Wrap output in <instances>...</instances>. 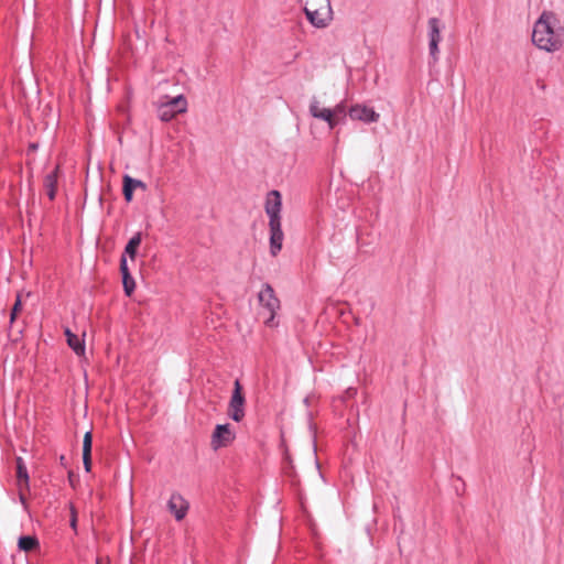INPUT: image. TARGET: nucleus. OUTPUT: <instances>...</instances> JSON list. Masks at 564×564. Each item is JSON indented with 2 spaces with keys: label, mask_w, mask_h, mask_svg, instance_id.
<instances>
[{
  "label": "nucleus",
  "mask_w": 564,
  "mask_h": 564,
  "mask_svg": "<svg viewBox=\"0 0 564 564\" xmlns=\"http://www.w3.org/2000/svg\"><path fill=\"white\" fill-rule=\"evenodd\" d=\"M533 44L545 52L560 51L564 45V26L553 11H543L534 22Z\"/></svg>",
  "instance_id": "nucleus-1"
},
{
  "label": "nucleus",
  "mask_w": 564,
  "mask_h": 564,
  "mask_svg": "<svg viewBox=\"0 0 564 564\" xmlns=\"http://www.w3.org/2000/svg\"><path fill=\"white\" fill-rule=\"evenodd\" d=\"M308 22L315 28H325L333 19L329 0H306L304 7Z\"/></svg>",
  "instance_id": "nucleus-2"
},
{
  "label": "nucleus",
  "mask_w": 564,
  "mask_h": 564,
  "mask_svg": "<svg viewBox=\"0 0 564 564\" xmlns=\"http://www.w3.org/2000/svg\"><path fill=\"white\" fill-rule=\"evenodd\" d=\"M164 99L166 100L160 101L156 108V113L161 121L169 122L174 119L177 113L186 112L187 100L184 95L172 98L165 96Z\"/></svg>",
  "instance_id": "nucleus-3"
},
{
  "label": "nucleus",
  "mask_w": 564,
  "mask_h": 564,
  "mask_svg": "<svg viewBox=\"0 0 564 564\" xmlns=\"http://www.w3.org/2000/svg\"><path fill=\"white\" fill-rule=\"evenodd\" d=\"M245 403L246 398L243 394V388L240 381L237 379L234 383L232 394L228 405V416L235 422H241L245 417Z\"/></svg>",
  "instance_id": "nucleus-4"
},
{
  "label": "nucleus",
  "mask_w": 564,
  "mask_h": 564,
  "mask_svg": "<svg viewBox=\"0 0 564 564\" xmlns=\"http://www.w3.org/2000/svg\"><path fill=\"white\" fill-rule=\"evenodd\" d=\"M260 304L267 308L270 313V317L265 321V324L272 326L275 312L280 308V301L275 296L274 290L269 283L262 285L261 291L258 294Z\"/></svg>",
  "instance_id": "nucleus-5"
},
{
  "label": "nucleus",
  "mask_w": 564,
  "mask_h": 564,
  "mask_svg": "<svg viewBox=\"0 0 564 564\" xmlns=\"http://www.w3.org/2000/svg\"><path fill=\"white\" fill-rule=\"evenodd\" d=\"M235 440V434L230 430V424H217L210 441L213 449L217 451L220 447H226Z\"/></svg>",
  "instance_id": "nucleus-6"
},
{
  "label": "nucleus",
  "mask_w": 564,
  "mask_h": 564,
  "mask_svg": "<svg viewBox=\"0 0 564 564\" xmlns=\"http://www.w3.org/2000/svg\"><path fill=\"white\" fill-rule=\"evenodd\" d=\"M348 116L351 120H359L365 123L377 122L380 118V115L373 108L365 105L351 106L348 110Z\"/></svg>",
  "instance_id": "nucleus-7"
},
{
  "label": "nucleus",
  "mask_w": 564,
  "mask_h": 564,
  "mask_svg": "<svg viewBox=\"0 0 564 564\" xmlns=\"http://www.w3.org/2000/svg\"><path fill=\"white\" fill-rule=\"evenodd\" d=\"M188 507V502L177 492L172 494L167 501V509L175 517L176 521L185 518Z\"/></svg>",
  "instance_id": "nucleus-8"
},
{
  "label": "nucleus",
  "mask_w": 564,
  "mask_h": 564,
  "mask_svg": "<svg viewBox=\"0 0 564 564\" xmlns=\"http://www.w3.org/2000/svg\"><path fill=\"white\" fill-rule=\"evenodd\" d=\"M264 209H265L268 217L269 216H281L282 196L279 191L272 189L268 193Z\"/></svg>",
  "instance_id": "nucleus-9"
},
{
  "label": "nucleus",
  "mask_w": 564,
  "mask_h": 564,
  "mask_svg": "<svg viewBox=\"0 0 564 564\" xmlns=\"http://www.w3.org/2000/svg\"><path fill=\"white\" fill-rule=\"evenodd\" d=\"M120 273L124 294L127 296H131L135 289V281L129 271L128 261L124 254H121L120 257Z\"/></svg>",
  "instance_id": "nucleus-10"
},
{
  "label": "nucleus",
  "mask_w": 564,
  "mask_h": 564,
  "mask_svg": "<svg viewBox=\"0 0 564 564\" xmlns=\"http://www.w3.org/2000/svg\"><path fill=\"white\" fill-rule=\"evenodd\" d=\"M137 188L145 189L147 185L137 178H133L129 175L123 176V186H122V194L126 199V202L130 203L133 199V192Z\"/></svg>",
  "instance_id": "nucleus-11"
},
{
  "label": "nucleus",
  "mask_w": 564,
  "mask_h": 564,
  "mask_svg": "<svg viewBox=\"0 0 564 564\" xmlns=\"http://www.w3.org/2000/svg\"><path fill=\"white\" fill-rule=\"evenodd\" d=\"M58 173H59V166L57 165V166H55V169L53 171L47 173L44 177L43 185H44L46 195L51 200H54L55 196H56Z\"/></svg>",
  "instance_id": "nucleus-12"
},
{
  "label": "nucleus",
  "mask_w": 564,
  "mask_h": 564,
  "mask_svg": "<svg viewBox=\"0 0 564 564\" xmlns=\"http://www.w3.org/2000/svg\"><path fill=\"white\" fill-rule=\"evenodd\" d=\"M91 449H93V433L90 431L86 432L83 440V464L84 469L87 473L91 470Z\"/></svg>",
  "instance_id": "nucleus-13"
},
{
  "label": "nucleus",
  "mask_w": 564,
  "mask_h": 564,
  "mask_svg": "<svg viewBox=\"0 0 564 564\" xmlns=\"http://www.w3.org/2000/svg\"><path fill=\"white\" fill-rule=\"evenodd\" d=\"M15 463H17L18 485H19L20 491H21L23 487L29 488L30 477H29V473H28V468L24 463V459L22 457H17Z\"/></svg>",
  "instance_id": "nucleus-14"
},
{
  "label": "nucleus",
  "mask_w": 564,
  "mask_h": 564,
  "mask_svg": "<svg viewBox=\"0 0 564 564\" xmlns=\"http://www.w3.org/2000/svg\"><path fill=\"white\" fill-rule=\"evenodd\" d=\"M65 336H66L68 346L77 355L85 352V341L83 339H80L77 335L73 334L69 328L65 329Z\"/></svg>",
  "instance_id": "nucleus-15"
},
{
  "label": "nucleus",
  "mask_w": 564,
  "mask_h": 564,
  "mask_svg": "<svg viewBox=\"0 0 564 564\" xmlns=\"http://www.w3.org/2000/svg\"><path fill=\"white\" fill-rule=\"evenodd\" d=\"M141 241H142L141 232H137L129 239L128 243L124 247V251L122 254H124L126 258L129 257L131 260H133L137 256V251H138V248H139Z\"/></svg>",
  "instance_id": "nucleus-16"
},
{
  "label": "nucleus",
  "mask_w": 564,
  "mask_h": 564,
  "mask_svg": "<svg viewBox=\"0 0 564 564\" xmlns=\"http://www.w3.org/2000/svg\"><path fill=\"white\" fill-rule=\"evenodd\" d=\"M18 546L24 552H31L39 546V541L32 535H22L19 538Z\"/></svg>",
  "instance_id": "nucleus-17"
},
{
  "label": "nucleus",
  "mask_w": 564,
  "mask_h": 564,
  "mask_svg": "<svg viewBox=\"0 0 564 564\" xmlns=\"http://www.w3.org/2000/svg\"><path fill=\"white\" fill-rule=\"evenodd\" d=\"M283 232H270V253L275 257L282 249Z\"/></svg>",
  "instance_id": "nucleus-18"
},
{
  "label": "nucleus",
  "mask_w": 564,
  "mask_h": 564,
  "mask_svg": "<svg viewBox=\"0 0 564 564\" xmlns=\"http://www.w3.org/2000/svg\"><path fill=\"white\" fill-rule=\"evenodd\" d=\"M429 42H440L441 41V28L440 20L437 18H431L429 20Z\"/></svg>",
  "instance_id": "nucleus-19"
},
{
  "label": "nucleus",
  "mask_w": 564,
  "mask_h": 564,
  "mask_svg": "<svg viewBox=\"0 0 564 564\" xmlns=\"http://www.w3.org/2000/svg\"><path fill=\"white\" fill-rule=\"evenodd\" d=\"M314 118L327 122L329 129H334L338 123V120L334 118V110L329 108H322L318 115L314 116Z\"/></svg>",
  "instance_id": "nucleus-20"
},
{
  "label": "nucleus",
  "mask_w": 564,
  "mask_h": 564,
  "mask_svg": "<svg viewBox=\"0 0 564 564\" xmlns=\"http://www.w3.org/2000/svg\"><path fill=\"white\" fill-rule=\"evenodd\" d=\"M269 228L270 232H283L281 216H269Z\"/></svg>",
  "instance_id": "nucleus-21"
},
{
  "label": "nucleus",
  "mask_w": 564,
  "mask_h": 564,
  "mask_svg": "<svg viewBox=\"0 0 564 564\" xmlns=\"http://www.w3.org/2000/svg\"><path fill=\"white\" fill-rule=\"evenodd\" d=\"M438 43L440 42H429V51H430V56L433 58V62H437L438 57Z\"/></svg>",
  "instance_id": "nucleus-22"
},
{
  "label": "nucleus",
  "mask_w": 564,
  "mask_h": 564,
  "mask_svg": "<svg viewBox=\"0 0 564 564\" xmlns=\"http://www.w3.org/2000/svg\"><path fill=\"white\" fill-rule=\"evenodd\" d=\"M321 110H322V108H319V102H318L317 98L314 96L311 99V104H310V109H308L310 115L312 117L317 116Z\"/></svg>",
  "instance_id": "nucleus-23"
},
{
  "label": "nucleus",
  "mask_w": 564,
  "mask_h": 564,
  "mask_svg": "<svg viewBox=\"0 0 564 564\" xmlns=\"http://www.w3.org/2000/svg\"><path fill=\"white\" fill-rule=\"evenodd\" d=\"M21 307H22V302H21L20 296L18 295L17 301H15L14 305L11 308V313H10V321L11 322H13L15 319L18 313L21 311Z\"/></svg>",
  "instance_id": "nucleus-24"
},
{
  "label": "nucleus",
  "mask_w": 564,
  "mask_h": 564,
  "mask_svg": "<svg viewBox=\"0 0 564 564\" xmlns=\"http://www.w3.org/2000/svg\"><path fill=\"white\" fill-rule=\"evenodd\" d=\"M332 110H334V118L337 120L339 117H346V107L343 102L336 105Z\"/></svg>",
  "instance_id": "nucleus-25"
},
{
  "label": "nucleus",
  "mask_w": 564,
  "mask_h": 564,
  "mask_svg": "<svg viewBox=\"0 0 564 564\" xmlns=\"http://www.w3.org/2000/svg\"><path fill=\"white\" fill-rule=\"evenodd\" d=\"M76 525H77V518H76L75 511L73 510V516H72V519H70V527L73 529H76Z\"/></svg>",
  "instance_id": "nucleus-26"
},
{
  "label": "nucleus",
  "mask_w": 564,
  "mask_h": 564,
  "mask_svg": "<svg viewBox=\"0 0 564 564\" xmlns=\"http://www.w3.org/2000/svg\"><path fill=\"white\" fill-rule=\"evenodd\" d=\"M19 499H20V502H21L24 507H26V499H25V497H24V495H23L22 492H20V495H19Z\"/></svg>",
  "instance_id": "nucleus-27"
},
{
  "label": "nucleus",
  "mask_w": 564,
  "mask_h": 564,
  "mask_svg": "<svg viewBox=\"0 0 564 564\" xmlns=\"http://www.w3.org/2000/svg\"><path fill=\"white\" fill-rule=\"evenodd\" d=\"M59 464L64 467L66 466V457L64 455L59 456Z\"/></svg>",
  "instance_id": "nucleus-28"
},
{
  "label": "nucleus",
  "mask_w": 564,
  "mask_h": 564,
  "mask_svg": "<svg viewBox=\"0 0 564 564\" xmlns=\"http://www.w3.org/2000/svg\"><path fill=\"white\" fill-rule=\"evenodd\" d=\"M29 149H30L31 151H35V150L37 149V144H36V143H31V144H30V147H29Z\"/></svg>",
  "instance_id": "nucleus-29"
},
{
  "label": "nucleus",
  "mask_w": 564,
  "mask_h": 564,
  "mask_svg": "<svg viewBox=\"0 0 564 564\" xmlns=\"http://www.w3.org/2000/svg\"><path fill=\"white\" fill-rule=\"evenodd\" d=\"M308 402H310V399L306 397V398L304 399V403L308 405Z\"/></svg>",
  "instance_id": "nucleus-30"
},
{
  "label": "nucleus",
  "mask_w": 564,
  "mask_h": 564,
  "mask_svg": "<svg viewBox=\"0 0 564 564\" xmlns=\"http://www.w3.org/2000/svg\"><path fill=\"white\" fill-rule=\"evenodd\" d=\"M313 446L314 448L316 447L315 438L313 440Z\"/></svg>",
  "instance_id": "nucleus-31"
},
{
  "label": "nucleus",
  "mask_w": 564,
  "mask_h": 564,
  "mask_svg": "<svg viewBox=\"0 0 564 564\" xmlns=\"http://www.w3.org/2000/svg\"><path fill=\"white\" fill-rule=\"evenodd\" d=\"M96 564H99V561L97 560Z\"/></svg>",
  "instance_id": "nucleus-32"
}]
</instances>
